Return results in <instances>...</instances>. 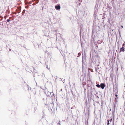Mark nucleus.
Here are the masks:
<instances>
[{"instance_id":"f257e3e1","label":"nucleus","mask_w":125,"mask_h":125,"mask_svg":"<svg viewBox=\"0 0 125 125\" xmlns=\"http://www.w3.org/2000/svg\"><path fill=\"white\" fill-rule=\"evenodd\" d=\"M105 86V85L104 83H101V84L100 87L102 89H104Z\"/></svg>"},{"instance_id":"20e7f679","label":"nucleus","mask_w":125,"mask_h":125,"mask_svg":"<svg viewBox=\"0 0 125 125\" xmlns=\"http://www.w3.org/2000/svg\"><path fill=\"white\" fill-rule=\"evenodd\" d=\"M96 86L98 87L99 88L100 87V85L98 84L96 85Z\"/></svg>"},{"instance_id":"f03ea898","label":"nucleus","mask_w":125,"mask_h":125,"mask_svg":"<svg viewBox=\"0 0 125 125\" xmlns=\"http://www.w3.org/2000/svg\"><path fill=\"white\" fill-rule=\"evenodd\" d=\"M55 8L57 10H59L60 9V6H55Z\"/></svg>"},{"instance_id":"6e6552de","label":"nucleus","mask_w":125,"mask_h":125,"mask_svg":"<svg viewBox=\"0 0 125 125\" xmlns=\"http://www.w3.org/2000/svg\"><path fill=\"white\" fill-rule=\"evenodd\" d=\"M115 95L116 96H117V95Z\"/></svg>"},{"instance_id":"423d86ee","label":"nucleus","mask_w":125,"mask_h":125,"mask_svg":"<svg viewBox=\"0 0 125 125\" xmlns=\"http://www.w3.org/2000/svg\"><path fill=\"white\" fill-rule=\"evenodd\" d=\"M125 45V44L124 43L123 44V46H124Z\"/></svg>"},{"instance_id":"1a4fd4ad","label":"nucleus","mask_w":125,"mask_h":125,"mask_svg":"<svg viewBox=\"0 0 125 125\" xmlns=\"http://www.w3.org/2000/svg\"><path fill=\"white\" fill-rule=\"evenodd\" d=\"M121 27H122V28H123V26H121Z\"/></svg>"},{"instance_id":"7ed1b4c3","label":"nucleus","mask_w":125,"mask_h":125,"mask_svg":"<svg viewBox=\"0 0 125 125\" xmlns=\"http://www.w3.org/2000/svg\"><path fill=\"white\" fill-rule=\"evenodd\" d=\"M121 51H125V49L123 47H122V48L120 49Z\"/></svg>"},{"instance_id":"39448f33","label":"nucleus","mask_w":125,"mask_h":125,"mask_svg":"<svg viewBox=\"0 0 125 125\" xmlns=\"http://www.w3.org/2000/svg\"><path fill=\"white\" fill-rule=\"evenodd\" d=\"M109 120H108V123H107V124L108 125H109Z\"/></svg>"},{"instance_id":"0eeeda50","label":"nucleus","mask_w":125,"mask_h":125,"mask_svg":"<svg viewBox=\"0 0 125 125\" xmlns=\"http://www.w3.org/2000/svg\"><path fill=\"white\" fill-rule=\"evenodd\" d=\"M7 21H9V20H7Z\"/></svg>"}]
</instances>
